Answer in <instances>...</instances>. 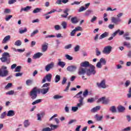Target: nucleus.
<instances>
[{
  "label": "nucleus",
  "instance_id": "obj_1",
  "mask_svg": "<svg viewBox=\"0 0 131 131\" xmlns=\"http://www.w3.org/2000/svg\"><path fill=\"white\" fill-rule=\"evenodd\" d=\"M50 85H51V83H46L42 85V89H38L37 87H34L32 89L30 92V97H31L32 100H35L37 98V94H40V93L42 95L47 94L50 91Z\"/></svg>",
  "mask_w": 131,
  "mask_h": 131
},
{
  "label": "nucleus",
  "instance_id": "obj_2",
  "mask_svg": "<svg viewBox=\"0 0 131 131\" xmlns=\"http://www.w3.org/2000/svg\"><path fill=\"white\" fill-rule=\"evenodd\" d=\"M96 67L94 66L93 65H91L90 68L86 70V68H83L82 67H80L78 69V74L79 75H84V74H86L88 76H91L92 74L95 75L96 74Z\"/></svg>",
  "mask_w": 131,
  "mask_h": 131
},
{
  "label": "nucleus",
  "instance_id": "obj_3",
  "mask_svg": "<svg viewBox=\"0 0 131 131\" xmlns=\"http://www.w3.org/2000/svg\"><path fill=\"white\" fill-rule=\"evenodd\" d=\"M10 57L11 55H10L9 53L4 52L3 53L2 57L0 58V60L3 63L6 62L7 64H10V63H11V59L10 58Z\"/></svg>",
  "mask_w": 131,
  "mask_h": 131
},
{
  "label": "nucleus",
  "instance_id": "obj_4",
  "mask_svg": "<svg viewBox=\"0 0 131 131\" xmlns=\"http://www.w3.org/2000/svg\"><path fill=\"white\" fill-rule=\"evenodd\" d=\"M74 98L79 99L78 100L79 103L77 104V107H80V106H82V105H83V100L84 98L82 97V91H80L76 94V96H74Z\"/></svg>",
  "mask_w": 131,
  "mask_h": 131
},
{
  "label": "nucleus",
  "instance_id": "obj_5",
  "mask_svg": "<svg viewBox=\"0 0 131 131\" xmlns=\"http://www.w3.org/2000/svg\"><path fill=\"white\" fill-rule=\"evenodd\" d=\"M53 77V75L52 74L49 73L48 74H47L46 76L43 78L42 80V83H45L46 81H48V82H51L52 80V78Z\"/></svg>",
  "mask_w": 131,
  "mask_h": 131
},
{
  "label": "nucleus",
  "instance_id": "obj_6",
  "mask_svg": "<svg viewBox=\"0 0 131 131\" xmlns=\"http://www.w3.org/2000/svg\"><path fill=\"white\" fill-rule=\"evenodd\" d=\"M97 85L98 88H101V89H106L107 85H106V80H102L100 83L97 82Z\"/></svg>",
  "mask_w": 131,
  "mask_h": 131
},
{
  "label": "nucleus",
  "instance_id": "obj_7",
  "mask_svg": "<svg viewBox=\"0 0 131 131\" xmlns=\"http://www.w3.org/2000/svg\"><path fill=\"white\" fill-rule=\"evenodd\" d=\"M111 51H112V47L111 46H106L104 48L102 53L109 54L111 53Z\"/></svg>",
  "mask_w": 131,
  "mask_h": 131
},
{
  "label": "nucleus",
  "instance_id": "obj_8",
  "mask_svg": "<svg viewBox=\"0 0 131 131\" xmlns=\"http://www.w3.org/2000/svg\"><path fill=\"white\" fill-rule=\"evenodd\" d=\"M55 66V63L53 62L47 64L45 67V70L47 72H49L51 69H53Z\"/></svg>",
  "mask_w": 131,
  "mask_h": 131
},
{
  "label": "nucleus",
  "instance_id": "obj_9",
  "mask_svg": "<svg viewBox=\"0 0 131 131\" xmlns=\"http://www.w3.org/2000/svg\"><path fill=\"white\" fill-rule=\"evenodd\" d=\"M102 102V104H108L109 103V99H106L105 98V97H102L97 100V103H100Z\"/></svg>",
  "mask_w": 131,
  "mask_h": 131
},
{
  "label": "nucleus",
  "instance_id": "obj_10",
  "mask_svg": "<svg viewBox=\"0 0 131 131\" xmlns=\"http://www.w3.org/2000/svg\"><path fill=\"white\" fill-rule=\"evenodd\" d=\"M9 74V71L8 70H2L0 69V76L2 77H6L8 76Z\"/></svg>",
  "mask_w": 131,
  "mask_h": 131
},
{
  "label": "nucleus",
  "instance_id": "obj_11",
  "mask_svg": "<svg viewBox=\"0 0 131 131\" xmlns=\"http://www.w3.org/2000/svg\"><path fill=\"white\" fill-rule=\"evenodd\" d=\"M76 69H77V67L76 66H70L67 68V70L70 71V72H73L75 71Z\"/></svg>",
  "mask_w": 131,
  "mask_h": 131
},
{
  "label": "nucleus",
  "instance_id": "obj_12",
  "mask_svg": "<svg viewBox=\"0 0 131 131\" xmlns=\"http://www.w3.org/2000/svg\"><path fill=\"white\" fill-rule=\"evenodd\" d=\"M92 64H90V62L89 61H84L80 63L81 67H84L85 68H88V67H91Z\"/></svg>",
  "mask_w": 131,
  "mask_h": 131
},
{
  "label": "nucleus",
  "instance_id": "obj_13",
  "mask_svg": "<svg viewBox=\"0 0 131 131\" xmlns=\"http://www.w3.org/2000/svg\"><path fill=\"white\" fill-rule=\"evenodd\" d=\"M48 45L49 44L48 43H45L44 44L42 45L41 50L43 53H45L46 51H48Z\"/></svg>",
  "mask_w": 131,
  "mask_h": 131
},
{
  "label": "nucleus",
  "instance_id": "obj_14",
  "mask_svg": "<svg viewBox=\"0 0 131 131\" xmlns=\"http://www.w3.org/2000/svg\"><path fill=\"white\" fill-rule=\"evenodd\" d=\"M42 55H43L42 53L40 52H38L33 55V59H38L40 58V57H41Z\"/></svg>",
  "mask_w": 131,
  "mask_h": 131
},
{
  "label": "nucleus",
  "instance_id": "obj_15",
  "mask_svg": "<svg viewBox=\"0 0 131 131\" xmlns=\"http://www.w3.org/2000/svg\"><path fill=\"white\" fill-rule=\"evenodd\" d=\"M100 109H101V106H100V105L97 106L95 107H93L91 110V112L95 113L97 112V111H99V110H100Z\"/></svg>",
  "mask_w": 131,
  "mask_h": 131
},
{
  "label": "nucleus",
  "instance_id": "obj_16",
  "mask_svg": "<svg viewBox=\"0 0 131 131\" xmlns=\"http://www.w3.org/2000/svg\"><path fill=\"white\" fill-rule=\"evenodd\" d=\"M68 12H69V9H66L63 11V13L64 14H66V15L61 14V16L62 17V18H67V16H68V15H69V13H68Z\"/></svg>",
  "mask_w": 131,
  "mask_h": 131
},
{
  "label": "nucleus",
  "instance_id": "obj_17",
  "mask_svg": "<svg viewBox=\"0 0 131 131\" xmlns=\"http://www.w3.org/2000/svg\"><path fill=\"white\" fill-rule=\"evenodd\" d=\"M109 35V33L107 32H105L104 33L101 34L99 37V39H103V38H105V37H107Z\"/></svg>",
  "mask_w": 131,
  "mask_h": 131
},
{
  "label": "nucleus",
  "instance_id": "obj_18",
  "mask_svg": "<svg viewBox=\"0 0 131 131\" xmlns=\"http://www.w3.org/2000/svg\"><path fill=\"white\" fill-rule=\"evenodd\" d=\"M121 20L120 18H116L115 17H112V22L115 24H117L118 22H120Z\"/></svg>",
  "mask_w": 131,
  "mask_h": 131
},
{
  "label": "nucleus",
  "instance_id": "obj_19",
  "mask_svg": "<svg viewBox=\"0 0 131 131\" xmlns=\"http://www.w3.org/2000/svg\"><path fill=\"white\" fill-rule=\"evenodd\" d=\"M117 109H118V112L121 113V112H123L124 110H125V107H124V106L122 105H119L117 107Z\"/></svg>",
  "mask_w": 131,
  "mask_h": 131
},
{
  "label": "nucleus",
  "instance_id": "obj_20",
  "mask_svg": "<svg viewBox=\"0 0 131 131\" xmlns=\"http://www.w3.org/2000/svg\"><path fill=\"white\" fill-rule=\"evenodd\" d=\"M30 9H31V7H30V6H27L26 7L22 8L20 9V13H22V12H23V11H24L25 12H28V11H29V10H30Z\"/></svg>",
  "mask_w": 131,
  "mask_h": 131
},
{
  "label": "nucleus",
  "instance_id": "obj_21",
  "mask_svg": "<svg viewBox=\"0 0 131 131\" xmlns=\"http://www.w3.org/2000/svg\"><path fill=\"white\" fill-rule=\"evenodd\" d=\"M71 22L73 24H76L78 23V19H77V17H72L71 19Z\"/></svg>",
  "mask_w": 131,
  "mask_h": 131
},
{
  "label": "nucleus",
  "instance_id": "obj_22",
  "mask_svg": "<svg viewBox=\"0 0 131 131\" xmlns=\"http://www.w3.org/2000/svg\"><path fill=\"white\" fill-rule=\"evenodd\" d=\"M11 39V36L10 35H7L3 39L2 42L3 43H6L8 40H10Z\"/></svg>",
  "mask_w": 131,
  "mask_h": 131
},
{
  "label": "nucleus",
  "instance_id": "obj_23",
  "mask_svg": "<svg viewBox=\"0 0 131 131\" xmlns=\"http://www.w3.org/2000/svg\"><path fill=\"white\" fill-rule=\"evenodd\" d=\"M45 115V112H42L40 114H37V120H41V117L44 116Z\"/></svg>",
  "mask_w": 131,
  "mask_h": 131
},
{
  "label": "nucleus",
  "instance_id": "obj_24",
  "mask_svg": "<svg viewBox=\"0 0 131 131\" xmlns=\"http://www.w3.org/2000/svg\"><path fill=\"white\" fill-rule=\"evenodd\" d=\"M14 115H15V112L14 111L10 110L8 111L7 113V116L12 117L14 116Z\"/></svg>",
  "mask_w": 131,
  "mask_h": 131
},
{
  "label": "nucleus",
  "instance_id": "obj_25",
  "mask_svg": "<svg viewBox=\"0 0 131 131\" xmlns=\"http://www.w3.org/2000/svg\"><path fill=\"white\" fill-rule=\"evenodd\" d=\"M123 46L124 47H126V48H127L128 49H130L131 48L130 43L127 41L123 42Z\"/></svg>",
  "mask_w": 131,
  "mask_h": 131
},
{
  "label": "nucleus",
  "instance_id": "obj_26",
  "mask_svg": "<svg viewBox=\"0 0 131 131\" xmlns=\"http://www.w3.org/2000/svg\"><path fill=\"white\" fill-rule=\"evenodd\" d=\"M55 82L56 83L59 82V81H60V80H61V77H60V75H56L55 78Z\"/></svg>",
  "mask_w": 131,
  "mask_h": 131
},
{
  "label": "nucleus",
  "instance_id": "obj_27",
  "mask_svg": "<svg viewBox=\"0 0 131 131\" xmlns=\"http://www.w3.org/2000/svg\"><path fill=\"white\" fill-rule=\"evenodd\" d=\"M110 110L112 112V113H116L117 111L116 110V107L115 106H112L110 108Z\"/></svg>",
  "mask_w": 131,
  "mask_h": 131
},
{
  "label": "nucleus",
  "instance_id": "obj_28",
  "mask_svg": "<svg viewBox=\"0 0 131 131\" xmlns=\"http://www.w3.org/2000/svg\"><path fill=\"white\" fill-rule=\"evenodd\" d=\"M58 65L61 67V68H64V67H65V65H66V63L63 61H60L58 62Z\"/></svg>",
  "mask_w": 131,
  "mask_h": 131
},
{
  "label": "nucleus",
  "instance_id": "obj_29",
  "mask_svg": "<svg viewBox=\"0 0 131 131\" xmlns=\"http://www.w3.org/2000/svg\"><path fill=\"white\" fill-rule=\"evenodd\" d=\"M99 62L101 63L102 65H106L107 61L105 58H101L99 60Z\"/></svg>",
  "mask_w": 131,
  "mask_h": 131
},
{
  "label": "nucleus",
  "instance_id": "obj_30",
  "mask_svg": "<svg viewBox=\"0 0 131 131\" xmlns=\"http://www.w3.org/2000/svg\"><path fill=\"white\" fill-rule=\"evenodd\" d=\"M21 45H22V42L20 40H16L14 43V45L16 46L17 47H20Z\"/></svg>",
  "mask_w": 131,
  "mask_h": 131
},
{
  "label": "nucleus",
  "instance_id": "obj_31",
  "mask_svg": "<svg viewBox=\"0 0 131 131\" xmlns=\"http://www.w3.org/2000/svg\"><path fill=\"white\" fill-rule=\"evenodd\" d=\"M24 125L25 127H27L30 125V123H29V121L28 120H26L24 122Z\"/></svg>",
  "mask_w": 131,
  "mask_h": 131
},
{
  "label": "nucleus",
  "instance_id": "obj_32",
  "mask_svg": "<svg viewBox=\"0 0 131 131\" xmlns=\"http://www.w3.org/2000/svg\"><path fill=\"white\" fill-rule=\"evenodd\" d=\"M62 98H63V96L59 95H55L53 96L54 100H58V99H62Z\"/></svg>",
  "mask_w": 131,
  "mask_h": 131
},
{
  "label": "nucleus",
  "instance_id": "obj_33",
  "mask_svg": "<svg viewBox=\"0 0 131 131\" xmlns=\"http://www.w3.org/2000/svg\"><path fill=\"white\" fill-rule=\"evenodd\" d=\"M61 25L63 29H66V28H67V23L66 21H62Z\"/></svg>",
  "mask_w": 131,
  "mask_h": 131
},
{
  "label": "nucleus",
  "instance_id": "obj_34",
  "mask_svg": "<svg viewBox=\"0 0 131 131\" xmlns=\"http://www.w3.org/2000/svg\"><path fill=\"white\" fill-rule=\"evenodd\" d=\"M19 32L20 34H23V33H25V32H27V28H25L24 30H21L19 29Z\"/></svg>",
  "mask_w": 131,
  "mask_h": 131
},
{
  "label": "nucleus",
  "instance_id": "obj_35",
  "mask_svg": "<svg viewBox=\"0 0 131 131\" xmlns=\"http://www.w3.org/2000/svg\"><path fill=\"white\" fill-rule=\"evenodd\" d=\"M95 118H96V119H97V120H98V121H100L102 120V119H103V116H99L98 115H96Z\"/></svg>",
  "mask_w": 131,
  "mask_h": 131
},
{
  "label": "nucleus",
  "instance_id": "obj_36",
  "mask_svg": "<svg viewBox=\"0 0 131 131\" xmlns=\"http://www.w3.org/2000/svg\"><path fill=\"white\" fill-rule=\"evenodd\" d=\"M40 11H41V8H37L33 11V13L34 14H36V13H39V12H40Z\"/></svg>",
  "mask_w": 131,
  "mask_h": 131
},
{
  "label": "nucleus",
  "instance_id": "obj_37",
  "mask_svg": "<svg viewBox=\"0 0 131 131\" xmlns=\"http://www.w3.org/2000/svg\"><path fill=\"white\" fill-rule=\"evenodd\" d=\"M21 68H22V67L20 66L16 67L15 70V72H20L21 71Z\"/></svg>",
  "mask_w": 131,
  "mask_h": 131
},
{
  "label": "nucleus",
  "instance_id": "obj_38",
  "mask_svg": "<svg viewBox=\"0 0 131 131\" xmlns=\"http://www.w3.org/2000/svg\"><path fill=\"white\" fill-rule=\"evenodd\" d=\"M39 31L38 30H36L34 31L31 34V37H33L35 34H37L38 33Z\"/></svg>",
  "mask_w": 131,
  "mask_h": 131
},
{
  "label": "nucleus",
  "instance_id": "obj_39",
  "mask_svg": "<svg viewBox=\"0 0 131 131\" xmlns=\"http://www.w3.org/2000/svg\"><path fill=\"white\" fill-rule=\"evenodd\" d=\"M41 102V99H38L33 102L32 105H36V104H38Z\"/></svg>",
  "mask_w": 131,
  "mask_h": 131
},
{
  "label": "nucleus",
  "instance_id": "obj_40",
  "mask_svg": "<svg viewBox=\"0 0 131 131\" xmlns=\"http://www.w3.org/2000/svg\"><path fill=\"white\" fill-rule=\"evenodd\" d=\"M89 95V90H85L83 93V96L85 98Z\"/></svg>",
  "mask_w": 131,
  "mask_h": 131
},
{
  "label": "nucleus",
  "instance_id": "obj_41",
  "mask_svg": "<svg viewBox=\"0 0 131 131\" xmlns=\"http://www.w3.org/2000/svg\"><path fill=\"white\" fill-rule=\"evenodd\" d=\"M51 129V130H54V129H56L58 128V125H54V124H51L50 125Z\"/></svg>",
  "mask_w": 131,
  "mask_h": 131
},
{
  "label": "nucleus",
  "instance_id": "obj_42",
  "mask_svg": "<svg viewBox=\"0 0 131 131\" xmlns=\"http://www.w3.org/2000/svg\"><path fill=\"white\" fill-rule=\"evenodd\" d=\"M66 58L67 60H69L70 61L73 60V57L68 54L66 55Z\"/></svg>",
  "mask_w": 131,
  "mask_h": 131
},
{
  "label": "nucleus",
  "instance_id": "obj_43",
  "mask_svg": "<svg viewBox=\"0 0 131 131\" xmlns=\"http://www.w3.org/2000/svg\"><path fill=\"white\" fill-rule=\"evenodd\" d=\"M32 82H33L32 80L28 79L26 81V84L27 85H30V84H32Z\"/></svg>",
  "mask_w": 131,
  "mask_h": 131
},
{
  "label": "nucleus",
  "instance_id": "obj_44",
  "mask_svg": "<svg viewBox=\"0 0 131 131\" xmlns=\"http://www.w3.org/2000/svg\"><path fill=\"white\" fill-rule=\"evenodd\" d=\"M76 32V31H82L83 29H82V28H81V27L80 26H78L77 27H76L74 29Z\"/></svg>",
  "mask_w": 131,
  "mask_h": 131
},
{
  "label": "nucleus",
  "instance_id": "obj_45",
  "mask_svg": "<svg viewBox=\"0 0 131 131\" xmlns=\"http://www.w3.org/2000/svg\"><path fill=\"white\" fill-rule=\"evenodd\" d=\"M6 115H7V112H4L1 114L0 118H1V119H4V118L6 117Z\"/></svg>",
  "mask_w": 131,
  "mask_h": 131
},
{
  "label": "nucleus",
  "instance_id": "obj_46",
  "mask_svg": "<svg viewBox=\"0 0 131 131\" xmlns=\"http://www.w3.org/2000/svg\"><path fill=\"white\" fill-rule=\"evenodd\" d=\"M55 12H57V10L56 9H53L51 11H50V12H48L47 13H46L45 16H48V15L50 14H52V13H55Z\"/></svg>",
  "mask_w": 131,
  "mask_h": 131
},
{
  "label": "nucleus",
  "instance_id": "obj_47",
  "mask_svg": "<svg viewBox=\"0 0 131 131\" xmlns=\"http://www.w3.org/2000/svg\"><path fill=\"white\" fill-rule=\"evenodd\" d=\"M55 30H60L61 29V27L59 25H56L54 26Z\"/></svg>",
  "mask_w": 131,
  "mask_h": 131
},
{
  "label": "nucleus",
  "instance_id": "obj_48",
  "mask_svg": "<svg viewBox=\"0 0 131 131\" xmlns=\"http://www.w3.org/2000/svg\"><path fill=\"white\" fill-rule=\"evenodd\" d=\"M11 18H13V15H10L7 16L5 18V20L6 21H9V20H10Z\"/></svg>",
  "mask_w": 131,
  "mask_h": 131
},
{
  "label": "nucleus",
  "instance_id": "obj_49",
  "mask_svg": "<svg viewBox=\"0 0 131 131\" xmlns=\"http://www.w3.org/2000/svg\"><path fill=\"white\" fill-rule=\"evenodd\" d=\"M86 10V8H85L83 6H81L79 9V12H82L83 11H85Z\"/></svg>",
  "mask_w": 131,
  "mask_h": 131
},
{
  "label": "nucleus",
  "instance_id": "obj_50",
  "mask_svg": "<svg viewBox=\"0 0 131 131\" xmlns=\"http://www.w3.org/2000/svg\"><path fill=\"white\" fill-rule=\"evenodd\" d=\"M17 2V0H9L8 1L9 5H12L13 4H14V3H16Z\"/></svg>",
  "mask_w": 131,
  "mask_h": 131
},
{
  "label": "nucleus",
  "instance_id": "obj_51",
  "mask_svg": "<svg viewBox=\"0 0 131 131\" xmlns=\"http://www.w3.org/2000/svg\"><path fill=\"white\" fill-rule=\"evenodd\" d=\"M119 32V29L117 30V31H116L113 34H112V36H113V37L116 36V35H117V34H118V33Z\"/></svg>",
  "mask_w": 131,
  "mask_h": 131
},
{
  "label": "nucleus",
  "instance_id": "obj_52",
  "mask_svg": "<svg viewBox=\"0 0 131 131\" xmlns=\"http://www.w3.org/2000/svg\"><path fill=\"white\" fill-rule=\"evenodd\" d=\"M72 110L74 112H76V111H77V110H78V107L77 106H73L72 107Z\"/></svg>",
  "mask_w": 131,
  "mask_h": 131
},
{
  "label": "nucleus",
  "instance_id": "obj_53",
  "mask_svg": "<svg viewBox=\"0 0 131 131\" xmlns=\"http://www.w3.org/2000/svg\"><path fill=\"white\" fill-rule=\"evenodd\" d=\"M96 56H100L101 55V51H99V49L98 48L96 49Z\"/></svg>",
  "mask_w": 131,
  "mask_h": 131
},
{
  "label": "nucleus",
  "instance_id": "obj_54",
  "mask_svg": "<svg viewBox=\"0 0 131 131\" xmlns=\"http://www.w3.org/2000/svg\"><path fill=\"white\" fill-rule=\"evenodd\" d=\"M96 67H97V68H102V63L100 61L98 62L96 64Z\"/></svg>",
  "mask_w": 131,
  "mask_h": 131
},
{
  "label": "nucleus",
  "instance_id": "obj_55",
  "mask_svg": "<svg viewBox=\"0 0 131 131\" xmlns=\"http://www.w3.org/2000/svg\"><path fill=\"white\" fill-rule=\"evenodd\" d=\"M42 131H52V129L50 127H46L43 128Z\"/></svg>",
  "mask_w": 131,
  "mask_h": 131
},
{
  "label": "nucleus",
  "instance_id": "obj_56",
  "mask_svg": "<svg viewBox=\"0 0 131 131\" xmlns=\"http://www.w3.org/2000/svg\"><path fill=\"white\" fill-rule=\"evenodd\" d=\"M12 83H8L7 84V85L5 86V89H10V88H11V86H12Z\"/></svg>",
  "mask_w": 131,
  "mask_h": 131
},
{
  "label": "nucleus",
  "instance_id": "obj_57",
  "mask_svg": "<svg viewBox=\"0 0 131 131\" xmlns=\"http://www.w3.org/2000/svg\"><path fill=\"white\" fill-rule=\"evenodd\" d=\"M94 99L93 98H91L90 99H88L87 100L88 103H93V102H94Z\"/></svg>",
  "mask_w": 131,
  "mask_h": 131
},
{
  "label": "nucleus",
  "instance_id": "obj_58",
  "mask_svg": "<svg viewBox=\"0 0 131 131\" xmlns=\"http://www.w3.org/2000/svg\"><path fill=\"white\" fill-rule=\"evenodd\" d=\"M76 31L74 29L70 33L71 36H74Z\"/></svg>",
  "mask_w": 131,
  "mask_h": 131
},
{
  "label": "nucleus",
  "instance_id": "obj_59",
  "mask_svg": "<svg viewBox=\"0 0 131 131\" xmlns=\"http://www.w3.org/2000/svg\"><path fill=\"white\" fill-rule=\"evenodd\" d=\"M93 12V11L92 10H87L85 12V15L86 16H89V15L91 14V13H92Z\"/></svg>",
  "mask_w": 131,
  "mask_h": 131
},
{
  "label": "nucleus",
  "instance_id": "obj_60",
  "mask_svg": "<svg viewBox=\"0 0 131 131\" xmlns=\"http://www.w3.org/2000/svg\"><path fill=\"white\" fill-rule=\"evenodd\" d=\"M15 92L13 90H11L6 93V95H14Z\"/></svg>",
  "mask_w": 131,
  "mask_h": 131
},
{
  "label": "nucleus",
  "instance_id": "obj_61",
  "mask_svg": "<svg viewBox=\"0 0 131 131\" xmlns=\"http://www.w3.org/2000/svg\"><path fill=\"white\" fill-rule=\"evenodd\" d=\"M125 86L126 88H127V86H128V85H129V84H130V81L129 80H127L125 82Z\"/></svg>",
  "mask_w": 131,
  "mask_h": 131
},
{
  "label": "nucleus",
  "instance_id": "obj_62",
  "mask_svg": "<svg viewBox=\"0 0 131 131\" xmlns=\"http://www.w3.org/2000/svg\"><path fill=\"white\" fill-rule=\"evenodd\" d=\"M75 52H78L79 51V46H76L74 48Z\"/></svg>",
  "mask_w": 131,
  "mask_h": 131
},
{
  "label": "nucleus",
  "instance_id": "obj_63",
  "mask_svg": "<svg viewBox=\"0 0 131 131\" xmlns=\"http://www.w3.org/2000/svg\"><path fill=\"white\" fill-rule=\"evenodd\" d=\"M21 75H23V73H22L18 72V73H17L15 74L16 77L21 76Z\"/></svg>",
  "mask_w": 131,
  "mask_h": 131
},
{
  "label": "nucleus",
  "instance_id": "obj_64",
  "mask_svg": "<svg viewBox=\"0 0 131 131\" xmlns=\"http://www.w3.org/2000/svg\"><path fill=\"white\" fill-rule=\"evenodd\" d=\"M128 98H131V90L129 89L128 94H127Z\"/></svg>",
  "mask_w": 131,
  "mask_h": 131
}]
</instances>
